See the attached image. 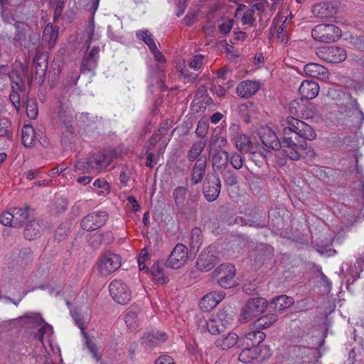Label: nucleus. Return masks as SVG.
Returning <instances> with one entry per match:
<instances>
[{
    "label": "nucleus",
    "mask_w": 364,
    "mask_h": 364,
    "mask_svg": "<svg viewBox=\"0 0 364 364\" xmlns=\"http://www.w3.org/2000/svg\"><path fill=\"white\" fill-rule=\"evenodd\" d=\"M282 125L285 136L282 141V151L290 159L298 161L306 148V139H315L316 133L311 126L291 116L282 119Z\"/></svg>",
    "instance_id": "1"
},
{
    "label": "nucleus",
    "mask_w": 364,
    "mask_h": 364,
    "mask_svg": "<svg viewBox=\"0 0 364 364\" xmlns=\"http://www.w3.org/2000/svg\"><path fill=\"white\" fill-rule=\"evenodd\" d=\"M267 307V301L262 297L250 299L241 309L239 320L247 323L262 314Z\"/></svg>",
    "instance_id": "2"
},
{
    "label": "nucleus",
    "mask_w": 364,
    "mask_h": 364,
    "mask_svg": "<svg viewBox=\"0 0 364 364\" xmlns=\"http://www.w3.org/2000/svg\"><path fill=\"white\" fill-rule=\"evenodd\" d=\"M311 36L317 41L331 43L341 36V30L333 24H318L312 29Z\"/></svg>",
    "instance_id": "3"
},
{
    "label": "nucleus",
    "mask_w": 364,
    "mask_h": 364,
    "mask_svg": "<svg viewBox=\"0 0 364 364\" xmlns=\"http://www.w3.org/2000/svg\"><path fill=\"white\" fill-rule=\"evenodd\" d=\"M236 269L234 265L225 263L217 267L213 274L218 277V284L222 288H230L235 285L234 277Z\"/></svg>",
    "instance_id": "4"
},
{
    "label": "nucleus",
    "mask_w": 364,
    "mask_h": 364,
    "mask_svg": "<svg viewBox=\"0 0 364 364\" xmlns=\"http://www.w3.org/2000/svg\"><path fill=\"white\" fill-rule=\"evenodd\" d=\"M109 290L112 299L119 304L125 305L131 300V291L121 279L113 280L109 284Z\"/></svg>",
    "instance_id": "5"
},
{
    "label": "nucleus",
    "mask_w": 364,
    "mask_h": 364,
    "mask_svg": "<svg viewBox=\"0 0 364 364\" xmlns=\"http://www.w3.org/2000/svg\"><path fill=\"white\" fill-rule=\"evenodd\" d=\"M316 55L323 61L331 63H338L346 60V51L338 46H325L316 50Z\"/></svg>",
    "instance_id": "6"
},
{
    "label": "nucleus",
    "mask_w": 364,
    "mask_h": 364,
    "mask_svg": "<svg viewBox=\"0 0 364 364\" xmlns=\"http://www.w3.org/2000/svg\"><path fill=\"white\" fill-rule=\"evenodd\" d=\"M121 266V258L118 255L110 252H105L99 259L98 268L102 276H108Z\"/></svg>",
    "instance_id": "7"
},
{
    "label": "nucleus",
    "mask_w": 364,
    "mask_h": 364,
    "mask_svg": "<svg viewBox=\"0 0 364 364\" xmlns=\"http://www.w3.org/2000/svg\"><path fill=\"white\" fill-rule=\"evenodd\" d=\"M108 219L106 211H95L87 214L81 220L82 228L87 231H93L103 226Z\"/></svg>",
    "instance_id": "8"
},
{
    "label": "nucleus",
    "mask_w": 364,
    "mask_h": 364,
    "mask_svg": "<svg viewBox=\"0 0 364 364\" xmlns=\"http://www.w3.org/2000/svg\"><path fill=\"white\" fill-rule=\"evenodd\" d=\"M221 182L219 176L215 174L208 175L203 183V191L205 198L209 202L215 201L219 196Z\"/></svg>",
    "instance_id": "9"
},
{
    "label": "nucleus",
    "mask_w": 364,
    "mask_h": 364,
    "mask_svg": "<svg viewBox=\"0 0 364 364\" xmlns=\"http://www.w3.org/2000/svg\"><path fill=\"white\" fill-rule=\"evenodd\" d=\"M188 258L187 247L182 243L176 245L166 262V267L177 269L185 264Z\"/></svg>",
    "instance_id": "10"
},
{
    "label": "nucleus",
    "mask_w": 364,
    "mask_h": 364,
    "mask_svg": "<svg viewBox=\"0 0 364 364\" xmlns=\"http://www.w3.org/2000/svg\"><path fill=\"white\" fill-rule=\"evenodd\" d=\"M215 253L216 250L213 247H208L202 251L196 262L197 268L204 272L212 269L218 262Z\"/></svg>",
    "instance_id": "11"
},
{
    "label": "nucleus",
    "mask_w": 364,
    "mask_h": 364,
    "mask_svg": "<svg viewBox=\"0 0 364 364\" xmlns=\"http://www.w3.org/2000/svg\"><path fill=\"white\" fill-rule=\"evenodd\" d=\"M49 224L44 220H33L26 224L24 230V237L28 240H33L39 237Z\"/></svg>",
    "instance_id": "12"
},
{
    "label": "nucleus",
    "mask_w": 364,
    "mask_h": 364,
    "mask_svg": "<svg viewBox=\"0 0 364 364\" xmlns=\"http://www.w3.org/2000/svg\"><path fill=\"white\" fill-rule=\"evenodd\" d=\"M259 136L262 144L267 148L278 150L282 147V142L277 135L268 127H262L259 129Z\"/></svg>",
    "instance_id": "13"
},
{
    "label": "nucleus",
    "mask_w": 364,
    "mask_h": 364,
    "mask_svg": "<svg viewBox=\"0 0 364 364\" xmlns=\"http://www.w3.org/2000/svg\"><path fill=\"white\" fill-rule=\"evenodd\" d=\"M214 172L223 173L228 168L229 154L225 150H216L211 158Z\"/></svg>",
    "instance_id": "14"
},
{
    "label": "nucleus",
    "mask_w": 364,
    "mask_h": 364,
    "mask_svg": "<svg viewBox=\"0 0 364 364\" xmlns=\"http://www.w3.org/2000/svg\"><path fill=\"white\" fill-rule=\"evenodd\" d=\"M112 161V156L109 151H104L95 156L90 157V161H88L91 166V170L100 171L106 168Z\"/></svg>",
    "instance_id": "15"
},
{
    "label": "nucleus",
    "mask_w": 364,
    "mask_h": 364,
    "mask_svg": "<svg viewBox=\"0 0 364 364\" xmlns=\"http://www.w3.org/2000/svg\"><path fill=\"white\" fill-rule=\"evenodd\" d=\"M299 92L303 100H312L318 95L319 85L314 80H304L299 88Z\"/></svg>",
    "instance_id": "16"
},
{
    "label": "nucleus",
    "mask_w": 364,
    "mask_h": 364,
    "mask_svg": "<svg viewBox=\"0 0 364 364\" xmlns=\"http://www.w3.org/2000/svg\"><path fill=\"white\" fill-rule=\"evenodd\" d=\"M58 116L60 121L65 125L67 134L73 138L74 131L71 124L73 119L72 110L64 103H60L59 105Z\"/></svg>",
    "instance_id": "17"
},
{
    "label": "nucleus",
    "mask_w": 364,
    "mask_h": 364,
    "mask_svg": "<svg viewBox=\"0 0 364 364\" xmlns=\"http://www.w3.org/2000/svg\"><path fill=\"white\" fill-rule=\"evenodd\" d=\"M100 48L94 46L91 50L85 54L81 65V72H91L95 69L99 58Z\"/></svg>",
    "instance_id": "18"
},
{
    "label": "nucleus",
    "mask_w": 364,
    "mask_h": 364,
    "mask_svg": "<svg viewBox=\"0 0 364 364\" xmlns=\"http://www.w3.org/2000/svg\"><path fill=\"white\" fill-rule=\"evenodd\" d=\"M207 166L206 156H200L195 163L191 171V183L193 185H197L201 182L203 178Z\"/></svg>",
    "instance_id": "19"
},
{
    "label": "nucleus",
    "mask_w": 364,
    "mask_h": 364,
    "mask_svg": "<svg viewBox=\"0 0 364 364\" xmlns=\"http://www.w3.org/2000/svg\"><path fill=\"white\" fill-rule=\"evenodd\" d=\"M259 90V84L256 81L245 80L241 82L236 88V92L242 98H249Z\"/></svg>",
    "instance_id": "20"
},
{
    "label": "nucleus",
    "mask_w": 364,
    "mask_h": 364,
    "mask_svg": "<svg viewBox=\"0 0 364 364\" xmlns=\"http://www.w3.org/2000/svg\"><path fill=\"white\" fill-rule=\"evenodd\" d=\"M239 336L233 332L218 337L215 341V346L223 350H227L234 347L238 342Z\"/></svg>",
    "instance_id": "21"
},
{
    "label": "nucleus",
    "mask_w": 364,
    "mask_h": 364,
    "mask_svg": "<svg viewBox=\"0 0 364 364\" xmlns=\"http://www.w3.org/2000/svg\"><path fill=\"white\" fill-rule=\"evenodd\" d=\"M114 241L113 233L110 231L96 232L89 239L88 242L95 249L99 248L102 245L110 244Z\"/></svg>",
    "instance_id": "22"
},
{
    "label": "nucleus",
    "mask_w": 364,
    "mask_h": 364,
    "mask_svg": "<svg viewBox=\"0 0 364 364\" xmlns=\"http://www.w3.org/2000/svg\"><path fill=\"white\" fill-rule=\"evenodd\" d=\"M304 70L307 75L314 78L325 79L328 75V70L318 63H308L304 66Z\"/></svg>",
    "instance_id": "23"
},
{
    "label": "nucleus",
    "mask_w": 364,
    "mask_h": 364,
    "mask_svg": "<svg viewBox=\"0 0 364 364\" xmlns=\"http://www.w3.org/2000/svg\"><path fill=\"white\" fill-rule=\"evenodd\" d=\"M294 303V300L292 297L282 294L278 296L274 297L270 301L269 305L275 311H282L287 309L291 307Z\"/></svg>",
    "instance_id": "24"
},
{
    "label": "nucleus",
    "mask_w": 364,
    "mask_h": 364,
    "mask_svg": "<svg viewBox=\"0 0 364 364\" xmlns=\"http://www.w3.org/2000/svg\"><path fill=\"white\" fill-rule=\"evenodd\" d=\"M30 208L26 206L25 209L22 208H14L11 210L12 220H13V227L17 228L22 225V224L28 218V210Z\"/></svg>",
    "instance_id": "25"
},
{
    "label": "nucleus",
    "mask_w": 364,
    "mask_h": 364,
    "mask_svg": "<svg viewBox=\"0 0 364 364\" xmlns=\"http://www.w3.org/2000/svg\"><path fill=\"white\" fill-rule=\"evenodd\" d=\"M235 144L238 151L245 153L252 151V149H253L254 147H257V146H254L247 135L241 134H238L235 138Z\"/></svg>",
    "instance_id": "26"
},
{
    "label": "nucleus",
    "mask_w": 364,
    "mask_h": 364,
    "mask_svg": "<svg viewBox=\"0 0 364 364\" xmlns=\"http://www.w3.org/2000/svg\"><path fill=\"white\" fill-rule=\"evenodd\" d=\"M278 320V316L276 314H271L263 316L253 323V327L255 329H265L271 326Z\"/></svg>",
    "instance_id": "27"
},
{
    "label": "nucleus",
    "mask_w": 364,
    "mask_h": 364,
    "mask_svg": "<svg viewBox=\"0 0 364 364\" xmlns=\"http://www.w3.org/2000/svg\"><path fill=\"white\" fill-rule=\"evenodd\" d=\"M11 80L12 90H22L25 86L24 75L16 70H12L9 74Z\"/></svg>",
    "instance_id": "28"
},
{
    "label": "nucleus",
    "mask_w": 364,
    "mask_h": 364,
    "mask_svg": "<svg viewBox=\"0 0 364 364\" xmlns=\"http://www.w3.org/2000/svg\"><path fill=\"white\" fill-rule=\"evenodd\" d=\"M58 36V28L48 23L46 26L43 33V40L48 43L50 47L55 45Z\"/></svg>",
    "instance_id": "29"
},
{
    "label": "nucleus",
    "mask_w": 364,
    "mask_h": 364,
    "mask_svg": "<svg viewBox=\"0 0 364 364\" xmlns=\"http://www.w3.org/2000/svg\"><path fill=\"white\" fill-rule=\"evenodd\" d=\"M22 144L24 146L28 148L34 144L35 131L32 126L24 125L21 130Z\"/></svg>",
    "instance_id": "30"
},
{
    "label": "nucleus",
    "mask_w": 364,
    "mask_h": 364,
    "mask_svg": "<svg viewBox=\"0 0 364 364\" xmlns=\"http://www.w3.org/2000/svg\"><path fill=\"white\" fill-rule=\"evenodd\" d=\"M166 338V335L164 332H157L154 334H148L144 336L141 340L142 343L144 344L146 347L152 348L159 342L165 341Z\"/></svg>",
    "instance_id": "31"
},
{
    "label": "nucleus",
    "mask_w": 364,
    "mask_h": 364,
    "mask_svg": "<svg viewBox=\"0 0 364 364\" xmlns=\"http://www.w3.org/2000/svg\"><path fill=\"white\" fill-rule=\"evenodd\" d=\"M314 15L318 18H328L331 16L330 4L328 2H321L315 4L311 9Z\"/></svg>",
    "instance_id": "32"
},
{
    "label": "nucleus",
    "mask_w": 364,
    "mask_h": 364,
    "mask_svg": "<svg viewBox=\"0 0 364 364\" xmlns=\"http://www.w3.org/2000/svg\"><path fill=\"white\" fill-rule=\"evenodd\" d=\"M266 334L259 329L251 331L245 334L246 339L250 341L247 344L252 347H257L264 340Z\"/></svg>",
    "instance_id": "33"
},
{
    "label": "nucleus",
    "mask_w": 364,
    "mask_h": 364,
    "mask_svg": "<svg viewBox=\"0 0 364 364\" xmlns=\"http://www.w3.org/2000/svg\"><path fill=\"white\" fill-rule=\"evenodd\" d=\"M206 146V141L205 140H200L198 141H195L187 154V159L190 161H193L198 156H200V154L203 152V149Z\"/></svg>",
    "instance_id": "34"
},
{
    "label": "nucleus",
    "mask_w": 364,
    "mask_h": 364,
    "mask_svg": "<svg viewBox=\"0 0 364 364\" xmlns=\"http://www.w3.org/2000/svg\"><path fill=\"white\" fill-rule=\"evenodd\" d=\"M256 148L257 147H254L252 151H249L248 153L250 154L251 161H253L255 165L260 167L267 160L269 151L265 149L263 150H257Z\"/></svg>",
    "instance_id": "35"
},
{
    "label": "nucleus",
    "mask_w": 364,
    "mask_h": 364,
    "mask_svg": "<svg viewBox=\"0 0 364 364\" xmlns=\"http://www.w3.org/2000/svg\"><path fill=\"white\" fill-rule=\"evenodd\" d=\"M258 354L257 347L251 346L243 349L239 354L238 359L243 363H249L254 359L257 358Z\"/></svg>",
    "instance_id": "36"
},
{
    "label": "nucleus",
    "mask_w": 364,
    "mask_h": 364,
    "mask_svg": "<svg viewBox=\"0 0 364 364\" xmlns=\"http://www.w3.org/2000/svg\"><path fill=\"white\" fill-rule=\"evenodd\" d=\"M245 10L242 17V21L243 24L252 25L255 21L254 14L255 9H247L245 5H240L235 11V16L241 15V11Z\"/></svg>",
    "instance_id": "37"
},
{
    "label": "nucleus",
    "mask_w": 364,
    "mask_h": 364,
    "mask_svg": "<svg viewBox=\"0 0 364 364\" xmlns=\"http://www.w3.org/2000/svg\"><path fill=\"white\" fill-rule=\"evenodd\" d=\"M150 272L153 277V279L161 284H166L168 282V279L165 276L163 268L160 267L159 262H155L151 269Z\"/></svg>",
    "instance_id": "38"
},
{
    "label": "nucleus",
    "mask_w": 364,
    "mask_h": 364,
    "mask_svg": "<svg viewBox=\"0 0 364 364\" xmlns=\"http://www.w3.org/2000/svg\"><path fill=\"white\" fill-rule=\"evenodd\" d=\"M228 142L225 137L219 136L218 134H213L209 141V153L212 151L220 150L222 148L227 145Z\"/></svg>",
    "instance_id": "39"
},
{
    "label": "nucleus",
    "mask_w": 364,
    "mask_h": 364,
    "mask_svg": "<svg viewBox=\"0 0 364 364\" xmlns=\"http://www.w3.org/2000/svg\"><path fill=\"white\" fill-rule=\"evenodd\" d=\"M188 190L183 186H178L173 191V198L177 209H182L186 198Z\"/></svg>",
    "instance_id": "40"
},
{
    "label": "nucleus",
    "mask_w": 364,
    "mask_h": 364,
    "mask_svg": "<svg viewBox=\"0 0 364 364\" xmlns=\"http://www.w3.org/2000/svg\"><path fill=\"white\" fill-rule=\"evenodd\" d=\"M136 36L139 39L143 41L147 45L150 50L156 47L154 37L149 30L145 29L137 31Z\"/></svg>",
    "instance_id": "41"
},
{
    "label": "nucleus",
    "mask_w": 364,
    "mask_h": 364,
    "mask_svg": "<svg viewBox=\"0 0 364 364\" xmlns=\"http://www.w3.org/2000/svg\"><path fill=\"white\" fill-rule=\"evenodd\" d=\"M230 308H224L220 310L217 314V321L221 326L226 328L232 321V314L229 312Z\"/></svg>",
    "instance_id": "42"
},
{
    "label": "nucleus",
    "mask_w": 364,
    "mask_h": 364,
    "mask_svg": "<svg viewBox=\"0 0 364 364\" xmlns=\"http://www.w3.org/2000/svg\"><path fill=\"white\" fill-rule=\"evenodd\" d=\"M216 306L217 301H215L214 294L212 292L205 295L200 301V307L205 311H208Z\"/></svg>",
    "instance_id": "43"
},
{
    "label": "nucleus",
    "mask_w": 364,
    "mask_h": 364,
    "mask_svg": "<svg viewBox=\"0 0 364 364\" xmlns=\"http://www.w3.org/2000/svg\"><path fill=\"white\" fill-rule=\"evenodd\" d=\"M291 31V28L288 24H285V22H283L281 26H279L277 30V38L279 42L281 43L285 44L289 41V33Z\"/></svg>",
    "instance_id": "44"
},
{
    "label": "nucleus",
    "mask_w": 364,
    "mask_h": 364,
    "mask_svg": "<svg viewBox=\"0 0 364 364\" xmlns=\"http://www.w3.org/2000/svg\"><path fill=\"white\" fill-rule=\"evenodd\" d=\"M178 212L184 215L186 219L195 218L197 214V205L193 203H187L183 205L182 209H178Z\"/></svg>",
    "instance_id": "45"
},
{
    "label": "nucleus",
    "mask_w": 364,
    "mask_h": 364,
    "mask_svg": "<svg viewBox=\"0 0 364 364\" xmlns=\"http://www.w3.org/2000/svg\"><path fill=\"white\" fill-rule=\"evenodd\" d=\"M191 247L193 250H198L202 243L201 230L198 228H194L191 234Z\"/></svg>",
    "instance_id": "46"
},
{
    "label": "nucleus",
    "mask_w": 364,
    "mask_h": 364,
    "mask_svg": "<svg viewBox=\"0 0 364 364\" xmlns=\"http://www.w3.org/2000/svg\"><path fill=\"white\" fill-rule=\"evenodd\" d=\"M26 24L22 21H16L14 23L16 28V33L14 36L13 41L15 42H20L26 38Z\"/></svg>",
    "instance_id": "47"
},
{
    "label": "nucleus",
    "mask_w": 364,
    "mask_h": 364,
    "mask_svg": "<svg viewBox=\"0 0 364 364\" xmlns=\"http://www.w3.org/2000/svg\"><path fill=\"white\" fill-rule=\"evenodd\" d=\"M36 66V75L40 78H44L48 68V63L46 60L38 58L34 61Z\"/></svg>",
    "instance_id": "48"
},
{
    "label": "nucleus",
    "mask_w": 364,
    "mask_h": 364,
    "mask_svg": "<svg viewBox=\"0 0 364 364\" xmlns=\"http://www.w3.org/2000/svg\"><path fill=\"white\" fill-rule=\"evenodd\" d=\"M208 331L211 334H218L224 331L225 328L221 326V324L217 321V319H210L205 321Z\"/></svg>",
    "instance_id": "49"
},
{
    "label": "nucleus",
    "mask_w": 364,
    "mask_h": 364,
    "mask_svg": "<svg viewBox=\"0 0 364 364\" xmlns=\"http://www.w3.org/2000/svg\"><path fill=\"white\" fill-rule=\"evenodd\" d=\"M223 175L224 183L228 186H233L237 183V176L230 169L226 170Z\"/></svg>",
    "instance_id": "50"
},
{
    "label": "nucleus",
    "mask_w": 364,
    "mask_h": 364,
    "mask_svg": "<svg viewBox=\"0 0 364 364\" xmlns=\"http://www.w3.org/2000/svg\"><path fill=\"white\" fill-rule=\"evenodd\" d=\"M303 101L304 100L301 97L298 100H292L289 105L290 112L299 117L301 109L304 108Z\"/></svg>",
    "instance_id": "51"
},
{
    "label": "nucleus",
    "mask_w": 364,
    "mask_h": 364,
    "mask_svg": "<svg viewBox=\"0 0 364 364\" xmlns=\"http://www.w3.org/2000/svg\"><path fill=\"white\" fill-rule=\"evenodd\" d=\"M136 318H137V314L132 310H129L127 311L124 316V321L127 323V326L130 329H135L137 326L136 325Z\"/></svg>",
    "instance_id": "52"
},
{
    "label": "nucleus",
    "mask_w": 364,
    "mask_h": 364,
    "mask_svg": "<svg viewBox=\"0 0 364 364\" xmlns=\"http://www.w3.org/2000/svg\"><path fill=\"white\" fill-rule=\"evenodd\" d=\"M53 332V328L51 326L48 324H45L41 328H40L35 335L36 338L40 341L43 345V337L44 336H49Z\"/></svg>",
    "instance_id": "53"
},
{
    "label": "nucleus",
    "mask_w": 364,
    "mask_h": 364,
    "mask_svg": "<svg viewBox=\"0 0 364 364\" xmlns=\"http://www.w3.org/2000/svg\"><path fill=\"white\" fill-rule=\"evenodd\" d=\"M229 161L230 162L231 166L235 169L239 170L243 166V159L242 156L238 153H232L230 157L229 156Z\"/></svg>",
    "instance_id": "54"
},
{
    "label": "nucleus",
    "mask_w": 364,
    "mask_h": 364,
    "mask_svg": "<svg viewBox=\"0 0 364 364\" xmlns=\"http://www.w3.org/2000/svg\"><path fill=\"white\" fill-rule=\"evenodd\" d=\"M11 124L7 121H0V137L11 139L12 132L10 131Z\"/></svg>",
    "instance_id": "55"
},
{
    "label": "nucleus",
    "mask_w": 364,
    "mask_h": 364,
    "mask_svg": "<svg viewBox=\"0 0 364 364\" xmlns=\"http://www.w3.org/2000/svg\"><path fill=\"white\" fill-rule=\"evenodd\" d=\"M316 114L314 107L311 105L309 106H305L304 105V108L301 109V111L299 115V117L303 119H312Z\"/></svg>",
    "instance_id": "56"
},
{
    "label": "nucleus",
    "mask_w": 364,
    "mask_h": 364,
    "mask_svg": "<svg viewBox=\"0 0 364 364\" xmlns=\"http://www.w3.org/2000/svg\"><path fill=\"white\" fill-rule=\"evenodd\" d=\"M83 336L85 340L87 348L92 353L93 357L97 360H100V357L97 355V348L95 344L89 338L87 333H84Z\"/></svg>",
    "instance_id": "57"
},
{
    "label": "nucleus",
    "mask_w": 364,
    "mask_h": 364,
    "mask_svg": "<svg viewBox=\"0 0 364 364\" xmlns=\"http://www.w3.org/2000/svg\"><path fill=\"white\" fill-rule=\"evenodd\" d=\"M11 212H4L0 215V223L5 226L13 227Z\"/></svg>",
    "instance_id": "58"
},
{
    "label": "nucleus",
    "mask_w": 364,
    "mask_h": 364,
    "mask_svg": "<svg viewBox=\"0 0 364 364\" xmlns=\"http://www.w3.org/2000/svg\"><path fill=\"white\" fill-rule=\"evenodd\" d=\"M203 55H196L193 56L189 63L188 65L191 68L197 70L200 68L203 64Z\"/></svg>",
    "instance_id": "59"
},
{
    "label": "nucleus",
    "mask_w": 364,
    "mask_h": 364,
    "mask_svg": "<svg viewBox=\"0 0 364 364\" xmlns=\"http://www.w3.org/2000/svg\"><path fill=\"white\" fill-rule=\"evenodd\" d=\"M50 4L54 8L55 18L59 17L61 15V13L64 8L65 1L64 0H57L55 2H51Z\"/></svg>",
    "instance_id": "60"
},
{
    "label": "nucleus",
    "mask_w": 364,
    "mask_h": 364,
    "mask_svg": "<svg viewBox=\"0 0 364 364\" xmlns=\"http://www.w3.org/2000/svg\"><path fill=\"white\" fill-rule=\"evenodd\" d=\"M208 132V125L205 122H199L196 130V134L201 137L203 138Z\"/></svg>",
    "instance_id": "61"
},
{
    "label": "nucleus",
    "mask_w": 364,
    "mask_h": 364,
    "mask_svg": "<svg viewBox=\"0 0 364 364\" xmlns=\"http://www.w3.org/2000/svg\"><path fill=\"white\" fill-rule=\"evenodd\" d=\"M316 250L322 255L332 256L336 253V250L327 246L317 245Z\"/></svg>",
    "instance_id": "62"
},
{
    "label": "nucleus",
    "mask_w": 364,
    "mask_h": 364,
    "mask_svg": "<svg viewBox=\"0 0 364 364\" xmlns=\"http://www.w3.org/2000/svg\"><path fill=\"white\" fill-rule=\"evenodd\" d=\"M26 114L30 119H36L38 115V109L36 107V105L28 104L26 106Z\"/></svg>",
    "instance_id": "63"
},
{
    "label": "nucleus",
    "mask_w": 364,
    "mask_h": 364,
    "mask_svg": "<svg viewBox=\"0 0 364 364\" xmlns=\"http://www.w3.org/2000/svg\"><path fill=\"white\" fill-rule=\"evenodd\" d=\"M155 364H176L173 358L168 355H163L158 358Z\"/></svg>",
    "instance_id": "64"
}]
</instances>
